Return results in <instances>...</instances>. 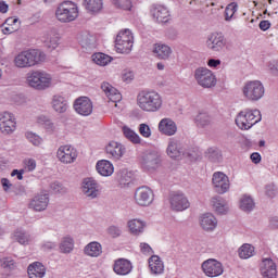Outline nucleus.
Wrapping results in <instances>:
<instances>
[{
	"label": "nucleus",
	"instance_id": "7c9ffc66",
	"mask_svg": "<svg viewBox=\"0 0 278 278\" xmlns=\"http://www.w3.org/2000/svg\"><path fill=\"white\" fill-rule=\"evenodd\" d=\"M51 105L54 112L58 114H64L66 110H68V101H66V98L60 94L52 97Z\"/></svg>",
	"mask_w": 278,
	"mask_h": 278
},
{
	"label": "nucleus",
	"instance_id": "603ef678",
	"mask_svg": "<svg viewBox=\"0 0 278 278\" xmlns=\"http://www.w3.org/2000/svg\"><path fill=\"white\" fill-rule=\"evenodd\" d=\"M50 188L54 194H64L66 192V188L62 186V184L55 181L50 185Z\"/></svg>",
	"mask_w": 278,
	"mask_h": 278
},
{
	"label": "nucleus",
	"instance_id": "39448f33",
	"mask_svg": "<svg viewBox=\"0 0 278 278\" xmlns=\"http://www.w3.org/2000/svg\"><path fill=\"white\" fill-rule=\"evenodd\" d=\"M262 121V112L260 110H249L245 109L240 111L235 119V123L239 129L243 131H249L251 127L257 125Z\"/></svg>",
	"mask_w": 278,
	"mask_h": 278
},
{
	"label": "nucleus",
	"instance_id": "7ed1b4c3",
	"mask_svg": "<svg viewBox=\"0 0 278 278\" xmlns=\"http://www.w3.org/2000/svg\"><path fill=\"white\" fill-rule=\"evenodd\" d=\"M166 153L172 160H184L188 157L189 160L199 159V150L190 151L184 148L181 141L177 138H169L167 142Z\"/></svg>",
	"mask_w": 278,
	"mask_h": 278
},
{
	"label": "nucleus",
	"instance_id": "c03bdc74",
	"mask_svg": "<svg viewBox=\"0 0 278 278\" xmlns=\"http://www.w3.org/2000/svg\"><path fill=\"white\" fill-rule=\"evenodd\" d=\"M24 136H25L27 142H29V144H33V147H42V144L45 142V139H42L40 137V135H38L31 130H27Z\"/></svg>",
	"mask_w": 278,
	"mask_h": 278
},
{
	"label": "nucleus",
	"instance_id": "5701e85b",
	"mask_svg": "<svg viewBox=\"0 0 278 278\" xmlns=\"http://www.w3.org/2000/svg\"><path fill=\"white\" fill-rule=\"evenodd\" d=\"M41 42L50 51H55L60 47V34L56 30H48L41 37Z\"/></svg>",
	"mask_w": 278,
	"mask_h": 278
},
{
	"label": "nucleus",
	"instance_id": "f257e3e1",
	"mask_svg": "<svg viewBox=\"0 0 278 278\" xmlns=\"http://www.w3.org/2000/svg\"><path fill=\"white\" fill-rule=\"evenodd\" d=\"M137 105L142 112L155 113L162 110L164 99L155 90H142L137 94Z\"/></svg>",
	"mask_w": 278,
	"mask_h": 278
},
{
	"label": "nucleus",
	"instance_id": "473e14b6",
	"mask_svg": "<svg viewBox=\"0 0 278 278\" xmlns=\"http://www.w3.org/2000/svg\"><path fill=\"white\" fill-rule=\"evenodd\" d=\"M149 268L152 275L164 274V262L159 255H152L149 260Z\"/></svg>",
	"mask_w": 278,
	"mask_h": 278
},
{
	"label": "nucleus",
	"instance_id": "864d4df0",
	"mask_svg": "<svg viewBox=\"0 0 278 278\" xmlns=\"http://www.w3.org/2000/svg\"><path fill=\"white\" fill-rule=\"evenodd\" d=\"M267 70L269 71V73L271 75L277 77L278 76V60L269 61L267 64Z\"/></svg>",
	"mask_w": 278,
	"mask_h": 278
},
{
	"label": "nucleus",
	"instance_id": "4c0bfd02",
	"mask_svg": "<svg viewBox=\"0 0 278 278\" xmlns=\"http://www.w3.org/2000/svg\"><path fill=\"white\" fill-rule=\"evenodd\" d=\"M85 8L91 14H99L103 10V0H85Z\"/></svg>",
	"mask_w": 278,
	"mask_h": 278
},
{
	"label": "nucleus",
	"instance_id": "49530a36",
	"mask_svg": "<svg viewBox=\"0 0 278 278\" xmlns=\"http://www.w3.org/2000/svg\"><path fill=\"white\" fill-rule=\"evenodd\" d=\"M239 207L240 210H242V212H253V207H255V202L250 195H243L240 199Z\"/></svg>",
	"mask_w": 278,
	"mask_h": 278
},
{
	"label": "nucleus",
	"instance_id": "aec40b11",
	"mask_svg": "<svg viewBox=\"0 0 278 278\" xmlns=\"http://www.w3.org/2000/svg\"><path fill=\"white\" fill-rule=\"evenodd\" d=\"M49 193H38L29 202V210L34 212H45L49 207Z\"/></svg>",
	"mask_w": 278,
	"mask_h": 278
},
{
	"label": "nucleus",
	"instance_id": "dca6fc26",
	"mask_svg": "<svg viewBox=\"0 0 278 278\" xmlns=\"http://www.w3.org/2000/svg\"><path fill=\"white\" fill-rule=\"evenodd\" d=\"M213 187L215 192L218 194H225V192L229 191L230 184L229 177L225 175L223 172H216L213 174L212 178Z\"/></svg>",
	"mask_w": 278,
	"mask_h": 278
},
{
	"label": "nucleus",
	"instance_id": "9b49d317",
	"mask_svg": "<svg viewBox=\"0 0 278 278\" xmlns=\"http://www.w3.org/2000/svg\"><path fill=\"white\" fill-rule=\"evenodd\" d=\"M80 190L89 201L98 199L99 194H101V185L99 181L94 180L92 177H87L83 179Z\"/></svg>",
	"mask_w": 278,
	"mask_h": 278
},
{
	"label": "nucleus",
	"instance_id": "4468645a",
	"mask_svg": "<svg viewBox=\"0 0 278 278\" xmlns=\"http://www.w3.org/2000/svg\"><path fill=\"white\" fill-rule=\"evenodd\" d=\"M0 131L3 136H12L16 131V117L10 112L0 115Z\"/></svg>",
	"mask_w": 278,
	"mask_h": 278
},
{
	"label": "nucleus",
	"instance_id": "a211bd4d",
	"mask_svg": "<svg viewBox=\"0 0 278 278\" xmlns=\"http://www.w3.org/2000/svg\"><path fill=\"white\" fill-rule=\"evenodd\" d=\"M74 110L79 116H90L94 106L88 97H79L74 101Z\"/></svg>",
	"mask_w": 278,
	"mask_h": 278
},
{
	"label": "nucleus",
	"instance_id": "6ab92c4d",
	"mask_svg": "<svg viewBox=\"0 0 278 278\" xmlns=\"http://www.w3.org/2000/svg\"><path fill=\"white\" fill-rule=\"evenodd\" d=\"M202 269L206 277H220L224 273L223 264L214 258L203 262Z\"/></svg>",
	"mask_w": 278,
	"mask_h": 278
},
{
	"label": "nucleus",
	"instance_id": "412c9836",
	"mask_svg": "<svg viewBox=\"0 0 278 278\" xmlns=\"http://www.w3.org/2000/svg\"><path fill=\"white\" fill-rule=\"evenodd\" d=\"M106 155L110 157V160H113L114 162H118L123 155L126 153L125 146L123 143L111 141L106 148Z\"/></svg>",
	"mask_w": 278,
	"mask_h": 278
},
{
	"label": "nucleus",
	"instance_id": "58836bf2",
	"mask_svg": "<svg viewBox=\"0 0 278 278\" xmlns=\"http://www.w3.org/2000/svg\"><path fill=\"white\" fill-rule=\"evenodd\" d=\"M13 240H15V242H18V244L26 245L29 244V242L31 241V236L23 229H16L13 232Z\"/></svg>",
	"mask_w": 278,
	"mask_h": 278
},
{
	"label": "nucleus",
	"instance_id": "393cba45",
	"mask_svg": "<svg viewBox=\"0 0 278 278\" xmlns=\"http://www.w3.org/2000/svg\"><path fill=\"white\" fill-rule=\"evenodd\" d=\"M200 227L204 231H214L218 227V219L212 213H204L200 216Z\"/></svg>",
	"mask_w": 278,
	"mask_h": 278
},
{
	"label": "nucleus",
	"instance_id": "4d7b16f0",
	"mask_svg": "<svg viewBox=\"0 0 278 278\" xmlns=\"http://www.w3.org/2000/svg\"><path fill=\"white\" fill-rule=\"evenodd\" d=\"M1 31L4 36H10V34H14V31H18V26H9L3 24L1 26Z\"/></svg>",
	"mask_w": 278,
	"mask_h": 278
},
{
	"label": "nucleus",
	"instance_id": "a19ab883",
	"mask_svg": "<svg viewBox=\"0 0 278 278\" xmlns=\"http://www.w3.org/2000/svg\"><path fill=\"white\" fill-rule=\"evenodd\" d=\"M37 123L38 125L43 127V129H46L48 134H53V131H55V124L51 122V119L48 116L39 115L37 117Z\"/></svg>",
	"mask_w": 278,
	"mask_h": 278
},
{
	"label": "nucleus",
	"instance_id": "ddd939ff",
	"mask_svg": "<svg viewBox=\"0 0 278 278\" xmlns=\"http://www.w3.org/2000/svg\"><path fill=\"white\" fill-rule=\"evenodd\" d=\"M206 49L208 51H212V53H220L225 49V46L227 45V40L225 39V36L220 33H212L206 37Z\"/></svg>",
	"mask_w": 278,
	"mask_h": 278
},
{
	"label": "nucleus",
	"instance_id": "a878e982",
	"mask_svg": "<svg viewBox=\"0 0 278 278\" xmlns=\"http://www.w3.org/2000/svg\"><path fill=\"white\" fill-rule=\"evenodd\" d=\"M101 89L108 99L111 100L112 103H115L114 105L116 108V103L121 102L123 99V96L121 92H118V89L114 88V86H112L110 83H102Z\"/></svg>",
	"mask_w": 278,
	"mask_h": 278
},
{
	"label": "nucleus",
	"instance_id": "20e7f679",
	"mask_svg": "<svg viewBox=\"0 0 278 278\" xmlns=\"http://www.w3.org/2000/svg\"><path fill=\"white\" fill-rule=\"evenodd\" d=\"M40 62H45V54L36 49L22 51L14 59V64L17 68H31V66H36Z\"/></svg>",
	"mask_w": 278,
	"mask_h": 278
},
{
	"label": "nucleus",
	"instance_id": "0e129e2a",
	"mask_svg": "<svg viewBox=\"0 0 278 278\" xmlns=\"http://www.w3.org/2000/svg\"><path fill=\"white\" fill-rule=\"evenodd\" d=\"M1 186H2V189L5 191V192H10V189L12 188V182L10 181V179L8 178H1Z\"/></svg>",
	"mask_w": 278,
	"mask_h": 278
},
{
	"label": "nucleus",
	"instance_id": "bf43d9fd",
	"mask_svg": "<svg viewBox=\"0 0 278 278\" xmlns=\"http://www.w3.org/2000/svg\"><path fill=\"white\" fill-rule=\"evenodd\" d=\"M139 247H140V251H141V253H143V255H152L153 248H151V245H149V243L141 242Z\"/></svg>",
	"mask_w": 278,
	"mask_h": 278
},
{
	"label": "nucleus",
	"instance_id": "f3484780",
	"mask_svg": "<svg viewBox=\"0 0 278 278\" xmlns=\"http://www.w3.org/2000/svg\"><path fill=\"white\" fill-rule=\"evenodd\" d=\"M56 157L62 164H73L77 160V150L72 146H61L56 151Z\"/></svg>",
	"mask_w": 278,
	"mask_h": 278
},
{
	"label": "nucleus",
	"instance_id": "37998d69",
	"mask_svg": "<svg viewBox=\"0 0 278 278\" xmlns=\"http://www.w3.org/2000/svg\"><path fill=\"white\" fill-rule=\"evenodd\" d=\"M114 59L103 52H98L92 55V61L98 66H108Z\"/></svg>",
	"mask_w": 278,
	"mask_h": 278
},
{
	"label": "nucleus",
	"instance_id": "6e6552de",
	"mask_svg": "<svg viewBox=\"0 0 278 278\" xmlns=\"http://www.w3.org/2000/svg\"><path fill=\"white\" fill-rule=\"evenodd\" d=\"M55 16L60 23H72L79 16V9L72 1L63 2L58 7Z\"/></svg>",
	"mask_w": 278,
	"mask_h": 278
},
{
	"label": "nucleus",
	"instance_id": "1a4fd4ad",
	"mask_svg": "<svg viewBox=\"0 0 278 278\" xmlns=\"http://www.w3.org/2000/svg\"><path fill=\"white\" fill-rule=\"evenodd\" d=\"M193 77L201 88H214L217 84L216 75L207 67H198Z\"/></svg>",
	"mask_w": 278,
	"mask_h": 278
},
{
	"label": "nucleus",
	"instance_id": "72a5a7b5",
	"mask_svg": "<svg viewBox=\"0 0 278 278\" xmlns=\"http://www.w3.org/2000/svg\"><path fill=\"white\" fill-rule=\"evenodd\" d=\"M153 53L159 60H168L173 55V49L165 43H155L153 46Z\"/></svg>",
	"mask_w": 278,
	"mask_h": 278
},
{
	"label": "nucleus",
	"instance_id": "0eeeda50",
	"mask_svg": "<svg viewBox=\"0 0 278 278\" xmlns=\"http://www.w3.org/2000/svg\"><path fill=\"white\" fill-rule=\"evenodd\" d=\"M242 94L247 101H252L253 103L261 101L264 99V94H266V89L264 88V84L260 80H250L247 81L242 87Z\"/></svg>",
	"mask_w": 278,
	"mask_h": 278
},
{
	"label": "nucleus",
	"instance_id": "f704fd0d",
	"mask_svg": "<svg viewBox=\"0 0 278 278\" xmlns=\"http://www.w3.org/2000/svg\"><path fill=\"white\" fill-rule=\"evenodd\" d=\"M211 205L216 214H227V212H229V204H227V201L224 198H212Z\"/></svg>",
	"mask_w": 278,
	"mask_h": 278
},
{
	"label": "nucleus",
	"instance_id": "f8f14e48",
	"mask_svg": "<svg viewBox=\"0 0 278 278\" xmlns=\"http://www.w3.org/2000/svg\"><path fill=\"white\" fill-rule=\"evenodd\" d=\"M155 199L153 189L148 186H141L135 191V203L140 207H149Z\"/></svg>",
	"mask_w": 278,
	"mask_h": 278
},
{
	"label": "nucleus",
	"instance_id": "c9c22d12",
	"mask_svg": "<svg viewBox=\"0 0 278 278\" xmlns=\"http://www.w3.org/2000/svg\"><path fill=\"white\" fill-rule=\"evenodd\" d=\"M28 277L29 278H42L47 274L45 265L40 262H35L28 266Z\"/></svg>",
	"mask_w": 278,
	"mask_h": 278
},
{
	"label": "nucleus",
	"instance_id": "4be33fe9",
	"mask_svg": "<svg viewBox=\"0 0 278 278\" xmlns=\"http://www.w3.org/2000/svg\"><path fill=\"white\" fill-rule=\"evenodd\" d=\"M260 270L263 278H277V264L273 258H263Z\"/></svg>",
	"mask_w": 278,
	"mask_h": 278
},
{
	"label": "nucleus",
	"instance_id": "2eb2a0df",
	"mask_svg": "<svg viewBox=\"0 0 278 278\" xmlns=\"http://www.w3.org/2000/svg\"><path fill=\"white\" fill-rule=\"evenodd\" d=\"M169 205L173 212H184L190 207V201L182 192H176L170 194Z\"/></svg>",
	"mask_w": 278,
	"mask_h": 278
},
{
	"label": "nucleus",
	"instance_id": "79ce46f5",
	"mask_svg": "<svg viewBox=\"0 0 278 278\" xmlns=\"http://www.w3.org/2000/svg\"><path fill=\"white\" fill-rule=\"evenodd\" d=\"M195 125L197 127H210L212 125V116H210L206 112H200L195 118Z\"/></svg>",
	"mask_w": 278,
	"mask_h": 278
},
{
	"label": "nucleus",
	"instance_id": "774afa93",
	"mask_svg": "<svg viewBox=\"0 0 278 278\" xmlns=\"http://www.w3.org/2000/svg\"><path fill=\"white\" fill-rule=\"evenodd\" d=\"M269 227L271 229H278V217H271L269 220Z\"/></svg>",
	"mask_w": 278,
	"mask_h": 278
},
{
	"label": "nucleus",
	"instance_id": "6e6d98bb",
	"mask_svg": "<svg viewBox=\"0 0 278 278\" xmlns=\"http://www.w3.org/2000/svg\"><path fill=\"white\" fill-rule=\"evenodd\" d=\"M134 72L130 70H124L122 72V79L123 81H125L126 84H129L130 81H134Z\"/></svg>",
	"mask_w": 278,
	"mask_h": 278
},
{
	"label": "nucleus",
	"instance_id": "2f4dec72",
	"mask_svg": "<svg viewBox=\"0 0 278 278\" xmlns=\"http://www.w3.org/2000/svg\"><path fill=\"white\" fill-rule=\"evenodd\" d=\"M127 227L132 236H142L147 227V222L142 219H130L127 223Z\"/></svg>",
	"mask_w": 278,
	"mask_h": 278
},
{
	"label": "nucleus",
	"instance_id": "5fc2aeb1",
	"mask_svg": "<svg viewBox=\"0 0 278 278\" xmlns=\"http://www.w3.org/2000/svg\"><path fill=\"white\" fill-rule=\"evenodd\" d=\"M0 266L1 268H9V270H12V268H14V260L4 257L0 260Z\"/></svg>",
	"mask_w": 278,
	"mask_h": 278
},
{
	"label": "nucleus",
	"instance_id": "f03ea898",
	"mask_svg": "<svg viewBox=\"0 0 278 278\" xmlns=\"http://www.w3.org/2000/svg\"><path fill=\"white\" fill-rule=\"evenodd\" d=\"M26 84L34 90H49L53 86V76L45 70L30 71L26 75Z\"/></svg>",
	"mask_w": 278,
	"mask_h": 278
},
{
	"label": "nucleus",
	"instance_id": "de8ad7c7",
	"mask_svg": "<svg viewBox=\"0 0 278 278\" xmlns=\"http://www.w3.org/2000/svg\"><path fill=\"white\" fill-rule=\"evenodd\" d=\"M236 12H238V2L229 3L225 9V21H231Z\"/></svg>",
	"mask_w": 278,
	"mask_h": 278
},
{
	"label": "nucleus",
	"instance_id": "052dcab7",
	"mask_svg": "<svg viewBox=\"0 0 278 278\" xmlns=\"http://www.w3.org/2000/svg\"><path fill=\"white\" fill-rule=\"evenodd\" d=\"M5 25H9L10 27H17L20 29L21 23L18 22V18L16 17H9L4 22Z\"/></svg>",
	"mask_w": 278,
	"mask_h": 278
},
{
	"label": "nucleus",
	"instance_id": "c85d7f7f",
	"mask_svg": "<svg viewBox=\"0 0 278 278\" xmlns=\"http://www.w3.org/2000/svg\"><path fill=\"white\" fill-rule=\"evenodd\" d=\"M96 170L102 177H112L114 175V165L108 160H101L97 162Z\"/></svg>",
	"mask_w": 278,
	"mask_h": 278
},
{
	"label": "nucleus",
	"instance_id": "cd10ccee",
	"mask_svg": "<svg viewBox=\"0 0 278 278\" xmlns=\"http://www.w3.org/2000/svg\"><path fill=\"white\" fill-rule=\"evenodd\" d=\"M134 266L131 265V262L125 258H118L115 261L113 270L116 275L125 276L129 275L131 273Z\"/></svg>",
	"mask_w": 278,
	"mask_h": 278
},
{
	"label": "nucleus",
	"instance_id": "13d9d810",
	"mask_svg": "<svg viewBox=\"0 0 278 278\" xmlns=\"http://www.w3.org/2000/svg\"><path fill=\"white\" fill-rule=\"evenodd\" d=\"M265 194H267L270 199L277 195V186L274 184L267 185L265 187Z\"/></svg>",
	"mask_w": 278,
	"mask_h": 278
},
{
	"label": "nucleus",
	"instance_id": "3c124183",
	"mask_svg": "<svg viewBox=\"0 0 278 278\" xmlns=\"http://www.w3.org/2000/svg\"><path fill=\"white\" fill-rule=\"evenodd\" d=\"M139 134L142 138H151L153 132L151 131V126H149V124L142 123L139 125Z\"/></svg>",
	"mask_w": 278,
	"mask_h": 278
},
{
	"label": "nucleus",
	"instance_id": "e2e57ef3",
	"mask_svg": "<svg viewBox=\"0 0 278 278\" xmlns=\"http://www.w3.org/2000/svg\"><path fill=\"white\" fill-rule=\"evenodd\" d=\"M26 168L29 173L36 170V160L28 159L25 161Z\"/></svg>",
	"mask_w": 278,
	"mask_h": 278
},
{
	"label": "nucleus",
	"instance_id": "b1692460",
	"mask_svg": "<svg viewBox=\"0 0 278 278\" xmlns=\"http://www.w3.org/2000/svg\"><path fill=\"white\" fill-rule=\"evenodd\" d=\"M157 129L162 136H175L177 134V123L169 117H165L159 122Z\"/></svg>",
	"mask_w": 278,
	"mask_h": 278
},
{
	"label": "nucleus",
	"instance_id": "69168bd1",
	"mask_svg": "<svg viewBox=\"0 0 278 278\" xmlns=\"http://www.w3.org/2000/svg\"><path fill=\"white\" fill-rule=\"evenodd\" d=\"M55 247H58V243H55L53 241H47L42 245L43 251H53V249H55Z\"/></svg>",
	"mask_w": 278,
	"mask_h": 278
},
{
	"label": "nucleus",
	"instance_id": "680f3d73",
	"mask_svg": "<svg viewBox=\"0 0 278 278\" xmlns=\"http://www.w3.org/2000/svg\"><path fill=\"white\" fill-rule=\"evenodd\" d=\"M108 231L113 238H118V236H121L122 233L121 228H118L117 226H110Z\"/></svg>",
	"mask_w": 278,
	"mask_h": 278
},
{
	"label": "nucleus",
	"instance_id": "09e8293b",
	"mask_svg": "<svg viewBox=\"0 0 278 278\" xmlns=\"http://www.w3.org/2000/svg\"><path fill=\"white\" fill-rule=\"evenodd\" d=\"M77 38L83 47H88L90 42H92V35H90L88 31L80 33Z\"/></svg>",
	"mask_w": 278,
	"mask_h": 278
},
{
	"label": "nucleus",
	"instance_id": "e433bc0d",
	"mask_svg": "<svg viewBox=\"0 0 278 278\" xmlns=\"http://www.w3.org/2000/svg\"><path fill=\"white\" fill-rule=\"evenodd\" d=\"M59 249L62 253L68 254L73 253V249H75V240L71 236L63 237Z\"/></svg>",
	"mask_w": 278,
	"mask_h": 278
},
{
	"label": "nucleus",
	"instance_id": "423d86ee",
	"mask_svg": "<svg viewBox=\"0 0 278 278\" xmlns=\"http://www.w3.org/2000/svg\"><path fill=\"white\" fill-rule=\"evenodd\" d=\"M140 166L147 173H155L162 166V153L156 150H147L140 156Z\"/></svg>",
	"mask_w": 278,
	"mask_h": 278
},
{
	"label": "nucleus",
	"instance_id": "ea45409f",
	"mask_svg": "<svg viewBox=\"0 0 278 278\" xmlns=\"http://www.w3.org/2000/svg\"><path fill=\"white\" fill-rule=\"evenodd\" d=\"M238 253L240 260H249L255 255V247L244 243L239 248Z\"/></svg>",
	"mask_w": 278,
	"mask_h": 278
},
{
	"label": "nucleus",
	"instance_id": "c756f323",
	"mask_svg": "<svg viewBox=\"0 0 278 278\" xmlns=\"http://www.w3.org/2000/svg\"><path fill=\"white\" fill-rule=\"evenodd\" d=\"M83 251L87 257H101L103 253V245H101V243L98 241H91L85 245Z\"/></svg>",
	"mask_w": 278,
	"mask_h": 278
},
{
	"label": "nucleus",
	"instance_id": "a18cd8bd",
	"mask_svg": "<svg viewBox=\"0 0 278 278\" xmlns=\"http://www.w3.org/2000/svg\"><path fill=\"white\" fill-rule=\"evenodd\" d=\"M123 134L127 140L132 142V144H140L142 142V139L140 138V135L134 131L131 128L124 126L122 128Z\"/></svg>",
	"mask_w": 278,
	"mask_h": 278
},
{
	"label": "nucleus",
	"instance_id": "bb28decb",
	"mask_svg": "<svg viewBox=\"0 0 278 278\" xmlns=\"http://www.w3.org/2000/svg\"><path fill=\"white\" fill-rule=\"evenodd\" d=\"M156 23H168L170 21V11L164 5H156L151 11Z\"/></svg>",
	"mask_w": 278,
	"mask_h": 278
},
{
	"label": "nucleus",
	"instance_id": "8fccbe9b",
	"mask_svg": "<svg viewBox=\"0 0 278 278\" xmlns=\"http://www.w3.org/2000/svg\"><path fill=\"white\" fill-rule=\"evenodd\" d=\"M113 4L119 10H131V0H113Z\"/></svg>",
	"mask_w": 278,
	"mask_h": 278
},
{
	"label": "nucleus",
	"instance_id": "9d476101",
	"mask_svg": "<svg viewBox=\"0 0 278 278\" xmlns=\"http://www.w3.org/2000/svg\"><path fill=\"white\" fill-rule=\"evenodd\" d=\"M115 49L117 53H131V49H134V34H131V30L124 29L117 34Z\"/></svg>",
	"mask_w": 278,
	"mask_h": 278
},
{
	"label": "nucleus",
	"instance_id": "338daca9",
	"mask_svg": "<svg viewBox=\"0 0 278 278\" xmlns=\"http://www.w3.org/2000/svg\"><path fill=\"white\" fill-rule=\"evenodd\" d=\"M250 160H252L253 164H260L262 162V155L258 152H253Z\"/></svg>",
	"mask_w": 278,
	"mask_h": 278
}]
</instances>
